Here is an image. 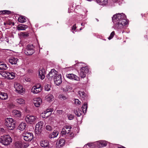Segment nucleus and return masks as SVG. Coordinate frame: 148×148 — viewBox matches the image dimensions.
<instances>
[{
    "label": "nucleus",
    "instance_id": "obj_31",
    "mask_svg": "<svg viewBox=\"0 0 148 148\" xmlns=\"http://www.w3.org/2000/svg\"><path fill=\"white\" fill-rule=\"evenodd\" d=\"M26 19L27 18L25 17L21 16L19 17L18 19V21L19 22L21 23H23L26 22L27 20Z\"/></svg>",
    "mask_w": 148,
    "mask_h": 148
},
{
    "label": "nucleus",
    "instance_id": "obj_54",
    "mask_svg": "<svg viewBox=\"0 0 148 148\" xmlns=\"http://www.w3.org/2000/svg\"><path fill=\"white\" fill-rule=\"evenodd\" d=\"M118 148H126L122 145H119V146H118Z\"/></svg>",
    "mask_w": 148,
    "mask_h": 148
},
{
    "label": "nucleus",
    "instance_id": "obj_21",
    "mask_svg": "<svg viewBox=\"0 0 148 148\" xmlns=\"http://www.w3.org/2000/svg\"><path fill=\"white\" fill-rule=\"evenodd\" d=\"M18 59L14 57H11L8 59V61L12 64H15L17 63Z\"/></svg>",
    "mask_w": 148,
    "mask_h": 148
},
{
    "label": "nucleus",
    "instance_id": "obj_38",
    "mask_svg": "<svg viewBox=\"0 0 148 148\" xmlns=\"http://www.w3.org/2000/svg\"><path fill=\"white\" fill-rule=\"evenodd\" d=\"M74 136V134L73 133H71L70 134L69 133V135H67V137L68 138V139H66L68 140H70Z\"/></svg>",
    "mask_w": 148,
    "mask_h": 148
},
{
    "label": "nucleus",
    "instance_id": "obj_41",
    "mask_svg": "<svg viewBox=\"0 0 148 148\" xmlns=\"http://www.w3.org/2000/svg\"><path fill=\"white\" fill-rule=\"evenodd\" d=\"M0 12H1V14H9L11 13V12L10 11L7 10L1 11H0Z\"/></svg>",
    "mask_w": 148,
    "mask_h": 148
},
{
    "label": "nucleus",
    "instance_id": "obj_49",
    "mask_svg": "<svg viewBox=\"0 0 148 148\" xmlns=\"http://www.w3.org/2000/svg\"><path fill=\"white\" fill-rule=\"evenodd\" d=\"M22 34L24 37H27L29 36V34L26 32L23 33Z\"/></svg>",
    "mask_w": 148,
    "mask_h": 148
},
{
    "label": "nucleus",
    "instance_id": "obj_17",
    "mask_svg": "<svg viewBox=\"0 0 148 148\" xmlns=\"http://www.w3.org/2000/svg\"><path fill=\"white\" fill-rule=\"evenodd\" d=\"M65 141L64 139H60L56 143V146L57 148H60L63 146L65 144Z\"/></svg>",
    "mask_w": 148,
    "mask_h": 148
},
{
    "label": "nucleus",
    "instance_id": "obj_1",
    "mask_svg": "<svg viewBox=\"0 0 148 148\" xmlns=\"http://www.w3.org/2000/svg\"><path fill=\"white\" fill-rule=\"evenodd\" d=\"M112 19L114 24V29L116 30L122 29L128 23L126 16L123 13H117L114 15Z\"/></svg>",
    "mask_w": 148,
    "mask_h": 148
},
{
    "label": "nucleus",
    "instance_id": "obj_6",
    "mask_svg": "<svg viewBox=\"0 0 148 148\" xmlns=\"http://www.w3.org/2000/svg\"><path fill=\"white\" fill-rule=\"evenodd\" d=\"M57 72L54 69H52L47 75V78L50 80H53L58 75Z\"/></svg>",
    "mask_w": 148,
    "mask_h": 148
},
{
    "label": "nucleus",
    "instance_id": "obj_51",
    "mask_svg": "<svg viewBox=\"0 0 148 148\" xmlns=\"http://www.w3.org/2000/svg\"><path fill=\"white\" fill-rule=\"evenodd\" d=\"M0 131L2 132L3 133H4L5 132V130L3 128H0Z\"/></svg>",
    "mask_w": 148,
    "mask_h": 148
},
{
    "label": "nucleus",
    "instance_id": "obj_58",
    "mask_svg": "<svg viewBox=\"0 0 148 148\" xmlns=\"http://www.w3.org/2000/svg\"><path fill=\"white\" fill-rule=\"evenodd\" d=\"M125 2L124 1V0H122V3H124Z\"/></svg>",
    "mask_w": 148,
    "mask_h": 148
},
{
    "label": "nucleus",
    "instance_id": "obj_48",
    "mask_svg": "<svg viewBox=\"0 0 148 148\" xmlns=\"http://www.w3.org/2000/svg\"><path fill=\"white\" fill-rule=\"evenodd\" d=\"M92 144H93V143H88L86 145L84 146V147L85 148V147H86L87 146H88L89 147H90L91 146H92Z\"/></svg>",
    "mask_w": 148,
    "mask_h": 148
},
{
    "label": "nucleus",
    "instance_id": "obj_32",
    "mask_svg": "<svg viewBox=\"0 0 148 148\" xmlns=\"http://www.w3.org/2000/svg\"><path fill=\"white\" fill-rule=\"evenodd\" d=\"M78 93L81 99L84 98L86 96V94L83 91H79Z\"/></svg>",
    "mask_w": 148,
    "mask_h": 148
},
{
    "label": "nucleus",
    "instance_id": "obj_4",
    "mask_svg": "<svg viewBox=\"0 0 148 148\" xmlns=\"http://www.w3.org/2000/svg\"><path fill=\"white\" fill-rule=\"evenodd\" d=\"M35 51L34 47L32 44L28 45L25 50V53L27 56H30L34 53Z\"/></svg>",
    "mask_w": 148,
    "mask_h": 148
},
{
    "label": "nucleus",
    "instance_id": "obj_40",
    "mask_svg": "<svg viewBox=\"0 0 148 148\" xmlns=\"http://www.w3.org/2000/svg\"><path fill=\"white\" fill-rule=\"evenodd\" d=\"M51 85L50 84H46L45 85V90L47 91H49L50 90Z\"/></svg>",
    "mask_w": 148,
    "mask_h": 148
},
{
    "label": "nucleus",
    "instance_id": "obj_37",
    "mask_svg": "<svg viewBox=\"0 0 148 148\" xmlns=\"http://www.w3.org/2000/svg\"><path fill=\"white\" fill-rule=\"evenodd\" d=\"M16 101L18 103L20 104H23L25 103L24 100L21 98L17 99Z\"/></svg>",
    "mask_w": 148,
    "mask_h": 148
},
{
    "label": "nucleus",
    "instance_id": "obj_3",
    "mask_svg": "<svg viewBox=\"0 0 148 148\" xmlns=\"http://www.w3.org/2000/svg\"><path fill=\"white\" fill-rule=\"evenodd\" d=\"M4 124L9 130H12L15 127V122L12 118H9L5 119Z\"/></svg>",
    "mask_w": 148,
    "mask_h": 148
},
{
    "label": "nucleus",
    "instance_id": "obj_14",
    "mask_svg": "<svg viewBox=\"0 0 148 148\" xmlns=\"http://www.w3.org/2000/svg\"><path fill=\"white\" fill-rule=\"evenodd\" d=\"M53 80L55 84L57 85H59L62 82L61 75L58 74Z\"/></svg>",
    "mask_w": 148,
    "mask_h": 148
},
{
    "label": "nucleus",
    "instance_id": "obj_5",
    "mask_svg": "<svg viewBox=\"0 0 148 148\" xmlns=\"http://www.w3.org/2000/svg\"><path fill=\"white\" fill-rule=\"evenodd\" d=\"M71 128L70 125H66L64 126L61 131V134L62 136H65L66 139H68L67 136L69 135V133Z\"/></svg>",
    "mask_w": 148,
    "mask_h": 148
},
{
    "label": "nucleus",
    "instance_id": "obj_60",
    "mask_svg": "<svg viewBox=\"0 0 148 148\" xmlns=\"http://www.w3.org/2000/svg\"><path fill=\"white\" fill-rule=\"evenodd\" d=\"M73 32V33H74V31H73V32Z\"/></svg>",
    "mask_w": 148,
    "mask_h": 148
},
{
    "label": "nucleus",
    "instance_id": "obj_36",
    "mask_svg": "<svg viewBox=\"0 0 148 148\" xmlns=\"http://www.w3.org/2000/svg\"><path fill=\"white\" fill-rule=\"evenodd\" d=\"M87 108V104L86 103H84L82 107L83 113H86Z\"/></svg>",
    "mask_w": 148,
    "mask_h": 148
},
{
    "label": "nucleus",
    "instance_id": "obj_33",
    "mask_svg": "<svg viewBox=\"0 0 148 148\" xmlns=\"http://www.w3.org/2000/svg\"><path fill=\"white\" fill-rule=\"evenodd\" d=\"M26 126V124L23 123H22L19 125V129L22 131L25 130Z\"/></svg>",
    "mask_w": 148,
    "mask_h": 148
},
{
    "label": "nucleus",
    "instance_id": "obj_57",
    "mask_svg": "<svg viewBox=\"0 0 148 148\" xmlns=\"http://www.w3.org/2000/svg\"><path fill=\"white\" fill-rule=\"evenodd\" d=\"M84 28V27H81L80 28V30H82V29H83V28Z\"/></svg>",
    "mask_w": 148,
    "mask_h": 148
},
{
    "label": "nucleus",
    "instance_id": "obj_23",
    "mask_svg": "<svg viewBox=\"0 0 148 148\" xmlns=\"http://www.w3.org/2000/svg\"><path fill=\"white\" fill-rule=\"evenodd\" d=\"M8 97L7 94L4 92H0V99L1 100H5L7 99Z\"/></svg>",
    "mask_w": 148,
    "mask_h": 148
},
{
    "label": "nucleus",
    "instance_id": "obj_24",
    "mask_svg": "<svg viewBox=\"0 0 148 148\" xmlns=\"http://www.w3.org/2000/svg\"><path fill=\"white\" fill-rule=\"evenodd\" d=\"M12 115L16 117H20L21 116V112L18 110H14L12 111Z\"/></svg>",
    "mask_w": 148,
    "mask_h": 148
},
{
    "label": "nucleus",
    "instance_id": "obj_56",
    "mask_svg": "<svg viewBox=\"0 0 148 148\" xmlns=\"http://www.w3.org/2000/svg\"><path fill=\"white\" fill-rule=\"evenodd\" d=\"M84 24H85L84 23H82L81 24V25L82 26H84Z\"/></svg>",
    "mask_w": 148,
    "mask_h": 148
},
{
    "label": "nucleus",
    "instance_id": "obj_44",
    "mask_svg": "<svg viewBox=\"0 0 148 148\" xmlns=\"http://www.w3.org/2000/svg\"><path fill=\"white\" fill-rule=\"evenodd\" d=\"M75 103L77 105H79L81 104V102L77 99H75Z\"/></svg>",
    "mask_w": 148,
    "mask_h": 148
},
{
    "label": "nucleus",
    "instance_id": "obj_42",
    "mask_svg": "<svg viewBox=\"0 0 148 148\" xmlns=\"http://www.w3.org/2000/svg\"><path fill=\"white\" fill-rule=\"evenodd\" d=\"M79 66L83 67L86 66V64L84 63H83L82 62L79 63H78L77 64H76V66Z\"/></svg>",
    "mask_w": 148,
    "mask_h": 148
},
{
    "label": "nucleus",
    "instance_id": "obj_28",
    "mask_svg": "<svg viewBox=\"0 0 148 148\" xmlns=\"http://www.w3.org/2000/svg\"><path fill=\"white\" fill-rule=\"evenodd\" d=\"M97 2L100 5L104 6L108 3V0H96Z\"/></svg>",
    "mask_w": 148,
    "mask_h": 148
},
{
    "label": "nucleus",
    "instance_id": "obj_8",
    "mask_svg": "<svg viewBox=\"0 0 148 148\" xmlns=\"http://www.w3.org/2000/svg\"><path fill=\"white\" fill-rule=\"evenodd\" d=\"M88 69L86 66L82 67L80 69L79 75L81 78H83L86 76V74L88 73Z\"/></svg>",
    "mask_w": 148,
    "mask_h": 148
},
{
    "label": "nucleus",
    "instance_id": "obj_47",
    "mask_svg": "<svg viewBox=\"0 0 148 148\" xmlns=\"http://www.w3.org/2000/svg\"><path fill=\"white\" fill-rule=\"evenodd\" d=\"M23 147L22 148H27L29 146L28 143L23 144Z\"/></svg>",
    "mask_w": 148,
    "mask_h": 148
},
{
    "label": "nucleus",
    "instance_id": "obj_52",
    "mask_svg": "<svg viewBox=\"0 0 148 148\" xmlns=\"http://www.w3.org/2000/svg\"><path fill=\"white\" fill-rule=\"evenodd\" d=\"M76 28V24H75L74 25H73V26L72 27V29L75 30Z\"/></svg>",
    "mask_w": 148,
    "mask_h": 148
},
{
    "label": "nucleus",
    "instance_id": "obj_11",
    "mask_svg": "<svg viewBox=\"0 0 148 148\" xmlns=\"http://www.w3.org/2000/svg\"><path fill=\"white\" fill-rule=\"evenodd\" d=\"M42 88L40 87V84H38L34 86L31 89V92L34 94H37L41 92Z\"/></svg>",
    "mask_w": 148,
    "mask_h": 148
},
{
    "label": "nucleus",
    "instance_id": "obj_46",
    "mask_svg": "<svg viewBox=\"0 0 148 148\" xmlns=\"http://www.w3.org/2000/svg\"><path fill=\"white\" fill-rule=\"evenodd\" d=\"M46 129L48 131H51L52 130V127L49 125H47L46 127Z\"/></svg>",
    "mask_w": 148,
    "mask_h": 148
},
{
    "label": "nucleus",
    "instance_id": "obj_7",
    "mask_svg": "<svg viewBox=\"0 0 148 148\" xmlns=\"http://www.w3.org/2000/svg\"><path fill=\"white\" fill-rule=\"evenodd\" d=\"M14 88L17 92L20 94H22L24 92L25 89L20 84L16 82L14 84Z\"/></svg>",
    "mask_w": 148,
    "mask_h": 148
},
{
    "label": "nucleus",
    "instance_id": "obj_39",
    "mask_svg": "<svg viewBox=\"0 0 148 148\" xmlns=\"http://www.w3.org/2000/svg\"><path fill=\"white\" fill-rule=\"evenodd\" d=\"M59 98L60 99H62L63 100H66L67 99V97L65 96L64 95L60 94L59 96Z\"/></svg>",
    "mask_w": 148,
    "mask_h": 148
},
{
    "label": "nucleus",
    "instance_id": "obj_35",
    "mask_svg": "<svg viewBox=\"0 0 148 148\" xmlns=\"http://www.w3.org/2000/svg\"><path fill=\"white\" fill-rule=\"evenodd\" d=\"M8 68L7 65L5 64H0V71L6 70Z\"/></svg>",
    "mask_w": 148,
    "mask_h": 148
},
{
    "label": "nucleus",
    "instance_id": "obj_16",
    "mask_svg": "<svg viewBox=\"0 0 148 148\" xmlns=\"http://www.w3.org/2000/svg\"><path fill=\"white\" fill-rule=\"evenodd\" d=\"M40 146L43 147L49 148L51 147L49 142L47 140H43L40 142Z\"/></svg>",
    "mask_w": 148,
    "mask_h": 148
},
{
    "label": "nucleus",
    "instance_id": "obj_20",
    "mask_svg": "<svg viewBox=\"0 0 148 148\" xmlns=\"http://www.w3.org/2000/svg\"><path fill=\"white\" fill-rule=\"evenodd\" d=\"M45 69H42L39 71V78L42 80L45 78Z\"/></svg>",
    "mask_w": 148,
    "mask_h": 148
},
{
    "label": "nucleus",
    "instance_id": "obj_59",
    "mask_svg": "<svg viewBox=\"0 0 148 148\" xmlns=\"http://www.w3.org/2000/svg\"><path fill=\"white\" fill-rule=\"evenodd\" d=\"M27 81H30V80L29 79H28L27 80H26Z\"/></svg>",
    "mask_w": 148,
    "mask_h": 148
},
{
    "label": "nucleus",
    "instance_id": "obj_9",
    "mask_svg": "<svg viewBox=\"0 0 148 148\" xmlns=\"http://www.w3.org/2000/svg\"><path fill=\"white\" fill-rule=\"evenodd\" d=\"M37 119V118L35 116L27 115L25 118V121L28 123H32L35 121Z\"/></svg>",
    "mask_w": 148,
    "mask_h": 148
},
{
    "label": "nucleus",
    "instance_id": "obj_19",
    "mask_svg": "<svg viewBox=\"0 0 148 148\" xmlns=\"http://www.w3.org/2000/svg\"><path fill=\"white\" fill-rule=\"evenodd\" d=\"M107 142L106 141H99L96 142L97 146L99 147H103L106 146Z\"/></svg>",
    "mask_w": 148,
    "mask_h": 148
},
{
    "label": "nucleus",
    "instance_id": "obj_30",
    "mask_svg": "<svg viewBox=\"0 0 148 148\" xmlns=\"http://www.w3.org/2000/svg\"><path fill=\"white\" fill-rule=\"evenodd\" d=\"M23 143L20 141H18L14 143V146L16 148H22L23 147Z\"/></svg>",
    "mask_w": 148,
    "mask_h": 148
},
{
    "label": "nucleus",
    "instance_id": "obj_53",
    "mask_svg": "<svg viewBox=\"0 0 148 148\" xmlns=\"http://www.w3.org/2000/svg\"><path fill=\"white\" fill-rule=\"evenodd\" d=\"M3 37V34L0 31V39L1 38H2Z\"/></svg>",
    "mask_w": 148,
    "mask_h": 148
},
{
    "label": "nucleus",
    "instance_id": "obj_34",
    "mask_svg": "<svg viewBox=\"0 0 148 148\" xmlns=\"http://www.w3.org/2000/svg\"><path fill=\"white\" fill-rule=\"evenodd\" d=\"M75 114L78 116H80L82 115V112L81 111H79L78 109H76L74 110Z\"/></svg>",
    "mask_w": 148,
    "mask_h": 148
},
{
    "label": "nucleus",
    "instance_id": "obj_61",
    "mask_svg": "<svg viewBox=\"0 0 148 148\" xmlns=\"http://www.w3.org/2000/svg\"><path fill=\"white\" fill-rule=\"evenodd\" d=\"M119 5H121V3H119Z\"/></svg>",
    "mask_w": 148,
    "mask_h": 148
},
{
    "label": "nucleus",
    "instance_id": "obj_26",
    "mask_svg": "<svg viewBox=\"0 0 148 148\" xmlns=\"http://www.w3.org/2000/svg\"><path fill=\"white\" fill-rule=\"evenodd\" d=\"M53 110V108H50L47 109L42 114H45V116H46V117H47L50 116L51 114V113H49L48 114H47L48 113L51 112H52Z\"/></svg>",
    "mask_w": 148,
    "mask_h": 148
},
{
    "label": "nucleus",
    "instance_id": "obj_29",
    "mask_svg": "<svg viewBox=\"0 0 148 148\" xmlns=\"http://www.w3.org/2000/svg\"><path fill=\"white\" fill-rule=\"evenodd\" d=\"M28 27V26L26 25L21 24L18 25L17 27L18 30H24Z\"/></svg>",
    "mask_w": 148,
    "mask_h": 148
},
{
    "label": "nucleus",
    "instance_id": "obj_12",
    "mask_svg": "<svg viewBox=\"0 0 148 148\" xmlns=\"http://www.w3.org/2000/svg\"><path fill=\"white\" fill-rule=\"evenodd\" d=\"M67 77L71 80L79 81V77L75 75L73 73H69L66 75Z\"/></svg>",
    "mask_w": 148,
    "mask_h": 148
},
{
    "label": "nucleus",
    "instance_id": "obj_43",
    "mask_svg": "<svg viewBox=\"0 0 148 148\" xmlns=\"http://www.w3.org/2000/svg\"><path fill=\"white\" fill-rule=\"evenodd\" d=\"M115 34V32L114 31H113L110 34V36L108 37L109 40H110L112 39L113 37Z\"/></svg>",
    "mask_w": 148,
    "mask_h": 148
},
{
    "label": "nucleus",
    "instance_id": "obj_2",
    "mask_svg": "<svg viewBox=\"0 0 148 148\" xmlns=\"http://www.w3.org/2000/svg\"><path fill=\"white\" fill-rule=\"evenodd\" d=\"M12 142V139L10 136L8 135H4L1 136L0 143L3 145H8Z\"/></svg>",
    "mask_w": 148,
    "mask_h": 148
},
{
    "label": "nucleus",
    "instance_id": "obj_25",
    "mask_svg": "<svg viewBox=\"0 0 148 148\" xmlns=\"http://www.w3.org/2000/svg\"><path fill=\"white\" fill-rule=\"evenodd\" d=\"M58 131L56 130H54L49 135V137L50 138L56 137L58 135Z\"/></svg>",
    "mask_w": 148,
    "mask_h": 148
},
{
    "label": "nucleus",
    "instance_id": "obj_15",
    "mask_svg": "<svg viewBox=\"0 0 148 148\" xmlns=\"http://www.w3.org/2000/svg\"><path fill=\"white\" fill-rule=\"evenodd\" d=\"M43 122L42 121L39 122L37 123L36 125L35 130L36 131H38V132H40L43 128Z\"/></svg>",
    "mask_w": 148,
    "mask_h": 148
},
{
    "label": "nucleus",
    "instance_id": "obj_27",
    "mask_svg": "<svg viewBox=\"0 0 148 148\" xmlns=\"http://www.w3.org/2000/svg\"><path fill=\"white\" fill-rule=\"evenodd\" d=\"M72 89V88L70 86L67 85L66 86H63L62 88V90L64 92H70Z\"/></svg>",
    "mask_w": 148,
    "mask_h": 148
},
{
    "label": "nucleus",
    "instance_id": "obj_55",
    "mask_svg": "<svg viewBox=\"0 0 148 148\" xmlns=\"http://www.w3.org/2000/svg\"><path fill=\"white\" fill-rule=\"evenodd\" d=\"M113 0V1L114 2H116L118 1V0Z\"/></svg>",
    "mask_w": 148,
    "mask_h": 148
},
{
    "label": "nucleus",
    "instance_id": "obj_13",
    "mask_svg": "<svg viewBox=\"0 0 148 148\" xmlns=\"http://www.w3.org/2000/svg\"><path fill=\"white\" fill-rule=\"evenodd\" d=\"M4 73V76L7 79H13L15 76V73L13 72H5Z\"/></svg>",
    "mask_w": 148,
    "mask_h": 148
},
{
    "label": "nucleus",
    "instance_id": "obj_45",
    "mask_svg": "<svg viewBox=\"0 0 148 148\" xmlns=\"http://www.w3.org/2000/svg\"><path fill=\"white\" fill-rule=\"evenodd\" d=\"M67 117L69 120H71L73 119L74 116L72 114H70L67 115Z\"/></svg>",
    "mask_w": 148,
    "mask_h": 148
},
{
    "label": "nucleus",
    "instance_id": "obj_10",
    "mask_svg": "<svg viewBox=\"0 0 148 148\" xmlns=\"http://www.w3.org/2000/svg\"><path fill=\"white\" fill-rule=\"evenodd\" d=\"M24 139L26 141L30 142L33 138V136L32 133H27L23 134Z\"/></svg>",
    "mask_w": 148,
    "mask_h": 148
},
{
    "label": "nucleus",
    "instance_id": "obj_22",
    "mask_svg": "<svg viewBox=\"0 0 148 148\" xmlns=\"http://www.w3.org/2000/svg\"><path fill=\"white\" fill-rule=\"evenodd\" d=\"M45 100L49 102H50L54 99V97L52 95L49 94L45 97Z\"/></svg>",
    "mask_w": 148,
    "mask_h": 148
},
{
    "label": "nucleus",
    "instance_id": "obj_50",
    "mask_svg": "<svg viewBox=\"0 0 148 148\" xmlns=\"http://www.w3.org/2000/svg\"><path fill=\"white\" fill-rule=\"evenodd\" d=\"M57 112L59 115H61L62 114L63 111L62 110H57Z\"/></svg>",
    "mask_w": 148,
    "mask_h": 148
},
{
    "label": "nucleus",
    "instance_id": "obj_18",
    "mask_svg": "<svg viewBox=\"0 0 148 148\" xmlns=\"http://www.w3.org/2000/svg\"><path fill=\"white\" fill-rule=\"evenodd\" d=\"M33 102L36 107H38L42 103V101L40 98H36L34 99Z\"/></svg>",
    "mask_w": 148,
    "mask_h": 148
}]
</instances>
